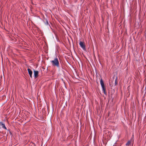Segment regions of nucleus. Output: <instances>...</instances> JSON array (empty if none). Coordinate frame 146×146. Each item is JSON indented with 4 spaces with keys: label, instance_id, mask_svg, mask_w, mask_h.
Wrapping results in <instances>:
<instances>
[{
    "label": "nucleus",
    "instance_id": "nucleus-9",
    "mask_svg": "<svg viewBox=\"0 0 146 146\" xmlns=\"http://www.w3.org/2000/svg\"><path fill=\"white\" fill-rule=\"evenodd\" d=\"M46 24L47 25H48V21L47 20H46Z\"/></svg>",
    "mask_w": 146,
    "mask_h": 146
},
{
    "label": "nucleus",
    "instance_id": "nucleus-8",
    "mask_svg": "<svg viewBox=\"0 0 146 146\" xmlns=\"http://www.w3.org/2000/svg\"><path fill=\"white\" fill-rule=\"evenodd\" d=\"M115 84L116 85H117V79H116L115 80Z\"/></svg>",
    "mask_w": 146,
    "mask_h": 146
},
{
    "label": "nucleus",
    "instance_id": "nucleus-3",
    "mask_svg": "<svg viewBox=\"0 0 146 146\" xmlns=\"http://www.w3.org/2000/svg\"><path fill=\"white\" fill-rule=\"evenodd\" d=\"M79 44L84 50H86V46L84 42L80 41L79 43Z\"/></svg>",
    "mask_w": 146,
    "mask_h": 146
},
{
    "label": "nucleus",
    "instance_id": "nucleus-1",
    "mask_svg": "<svg viewBox=\"0 0 146 146\" xmlns=\"http://www.w3.org/2000/svg\"><path fill=\"white\" fill-rule=\"evenodd\" d=\"M50 63L52 65L54 66H56L57 68L60 67V64L58 59V58L56 57L54 59L50 61Z\"/></svg>",
    "mask_w": 146,
    "mask_h": 146
},
{
    "label": "nucleus",
    "instance_id": "nucleus-6",
    "mask_svg": "<svg viewBox=\"0 0 146 146\" xmlns=\"http://www.w3.org/2000/svg\"><path fill=\"white\" fill-rule=\"evenodd\" d=\"M0 125L1 126H2V127L4 128V129H7L6 127H5V125L2 122H0Z\"/></svg>",
    "mask_w": 146,
    "mask_h": 146
},
{
    "label": "nucleus",
    "instance_id": "nucleus-5",
    "mask_svg": "<svg viewBox=\"0 0 146 146\" xmlns=\"http://www.w3.org/2000/svg\"><path fill=\"white\" fill-rule=\"evenodd\" d=\"M34 76L35 78H36L38 76V72L37 71L34 70Z\"/></svg>",
    "mask_w": 146,
    "mask_h": 146
},
{
    "label": "nucleus",
    "instance_id": "nucleus-4",
    "mask_svg": "<svg viewBox=\"0 0 146 146\" xmlns=\"http://www.w3.org/2000/svg\"><path fill=\"white\" fill-rule=\"evenodd\" d=\"M27 70H28V73L30 76V77L31 78L32 77V74H33L32 71H31V70L30 68H28Z\"/></svg>",
    "mask_w": 146,
    "mask_h": 146
},
{
    "label": "nucleus",
    "instance_id": "nucleus-2",
    "mask_svg": "<svg viewBox=\"0 0 146 146\" xmlns=\"http://www.w3.org/2000/svg\"><path fill=\"white\" fill-rule=\"evenodd\" d=\"M100 83L102 87V90L103 91L104 94H106V92L105 89L104 84L102 79H101L100 80Z\"/></svg>",
    "mask_w": 146,
    "mask_h": 146
},
{
    "label": "nucleus",
    "instance_id": "nucleus-7",
    "mask_svg": "<svg viewBox=\"0 0 146 146\" xmlns=\"http://www.w3.org/2000/svg\"><path fill=\"white\" fill-rule=\"evenodd\" d=\"M131 143V141H128L127 143L126 144V145H129Z\"/></svg>",
    "mask_w": 146,
    "mask_h": 146
}]
</instances>
